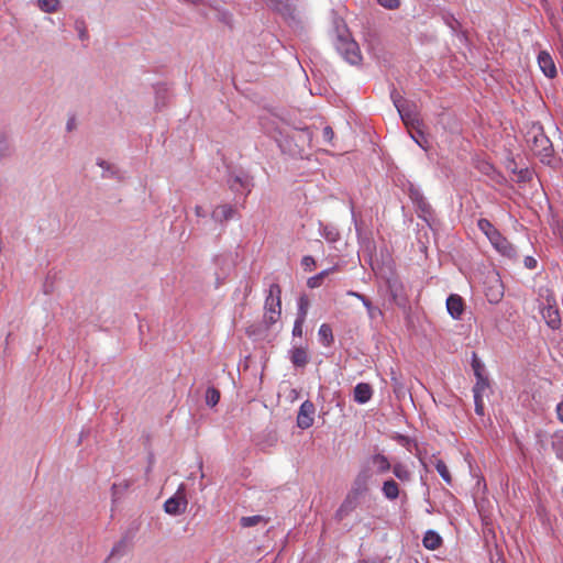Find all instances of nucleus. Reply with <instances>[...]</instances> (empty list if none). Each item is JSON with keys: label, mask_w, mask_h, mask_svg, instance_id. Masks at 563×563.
<instances>
[{"label": "nucleus", "mask_w": 563, "mask_h": 563, "mask_svg": "<svg viewBox=\"0 0 563 563\" xmlns=\"http://www.w3.org/2000/svg\"><path fill=\"white\" fill-rule=\"evenodd\" d=\"M538 65L540 70L548 77L554 78L556 76V66L552 56L547 51H541L538 54Z\"/></svg>", "instance_id": "nucleus-10"}, {"label": "nucleus", "mask_w": 563, "mask_h": 563, "mask_svg": "<svg viewBox=\"0 0 563 563\" xmlns=\"http://www.w3.org/2000/svg\"><path fill=\"white\" fill-rule=\"evenodd\" d=\"M334 269H335L334 267H332V268H330V269H324V271H322L321 273H319L317 276H318V277H320V279H323L325 276H328V275H329V273H330V272H332V271H334Z\"/></svg>", "instance_id": "nucleus-48"}, {"label": "nucleus", "mask_w": 563, "mask_h": 563, "mask_svg": "<svg viewBox=\"0 0 563 563\" xmlns=\"http://www.w3.org/2000/svg\"><path fill=\"white\" fill-rule=\"evenodd\" d=\"M411 137L416 141V143H417L419 146H421V147H423V148H424L423 144L420 142V140H419V139H417V137H416L415 135H412V134H411Z\"/></svg>", "instance_id": "nucleus-50"}, {"label": "nucleus", "mask_w": 563, "mask_h": 563, "mask_svg": "<svg viewBox=\"0 0 563 563\" xmlns=\"http://www.w3.org/2000/svg\"><path fill=\"white\" fill-rule=\"evenodd\" d=\"M334 46L338 53L351 65H358L362 62L358 44L351 38L346 31L338 33Z\"/></svg>", "instance_id": "nucleus-2"}, {"label": "nucleus", "mask_w": 563, "mask_h": 563, "mask_svg": "<svg viewBox=\"0 0 563 563\" xmlns=\"http://www.w3.org/2000/svg\"><path fill=\"white\" fill-rule=\"evenodd\" d=\"M322 283V279H320V277H318L317 275L316 276H312L308 279L307 282V285L310 287V288H317L321 285Z\"/></svg>", "instance_id": "nucleus-41"}, {"label": "nucleus", "mask_w": 563, "mask_h": 563, "mask_svg": "<svg viewBox=\"0 0 563 563\" xmlns=\"http://www.w3.org/2000/svg\"><path fill=\"white\" fill-rule=\"evenodd\" d=\"M8 151V144L3 140H0V157L7 155Z\"/></svg>", "instance_id": "nucleus-44"}, {"label": "nucleus", "mask_w": 563, "mask_h": 563, "mask_svg": "<svg viewBox=\"0 0 563 563\" xmlns=\"http://www.w3.org/2000/svg\"><path fill=\"white\" fill-rule=\"evenodd\" d=\"M371 473L367 470L361 471L352 485L351 490L349 492L350 495H354L355 497H361L368 490V483L371 481Z\"/></svg>", "instance_id": "nucleus-9"}, {"label": "nucleus", "mask_w": 563, "mask_h": 563, "mask_svg": "<svg viewBox=\"0 0 563 563\" xmlns=\"http://www.w3.org/2000/svg\"><path fill=\"white\" fill-rule=\"evenodd\" d=\"M280 287L273 284L269 287L268 296L265 300L264 323L267 328L275 324L282 314Z\"/></svg>", "instance_id": "nucleus-3"}, {"label": "nucleus", "mask_w": 563, "mask_h": 563, "mask_svg": "<svg viewBox=\"0 0 563 563\" xmlns=\"http://www.w3.org/2000/svg\"><path fill=\"white\" fill-rule=\"evenodd\" d=\"M322 135L324 141L330 143L333 140L334 132L330 126H325L322 131Z\"/></svg>", "instance_id": "nucleus-40"}, {"label": "nucleus", "mask_w": 563, "mask_h": 563, "mask_svg": "<svg viewBox=\"0 0 563 563\" xmlns=\"http://www.w3.org/2000/svg\"><path fill=\"white\" fill-rule=\"evenodd\" d=\"M417 203H418V206H419V208L421 209L422 212H424V213H429L430 212L431 207L422 197H420L417 200Z\"/></svg>", "instance_id": "nucleus-38"}, {"label": "nucleus", "mask_w": 563, "mask_h": 563, "mask_svg": "<svg viewBox=\"0 0 563 563\" xmlns=\"http://www.w3.org/2000/svg\"><path fill=\"white\" fill-rule=\"evenodd\" d=\"M556 413H558L559 420L563 423V401L558 404Z\"/></svg>", "instance_id": "nucleus-46"}, {"label": "nucleus", "mask_w": 563, "mask_h": 563, "mask_svg": "<svg viewBox=\"0 0 563 563\" xmlns=\"http://www.w3.org/2000/svg\"><path fill=\"white\" fill-rule=\"evenodd\" d=\"M305 323L303 319L296 318L294 328H292V335L294 336H301L302 335V325Z\"/></svg>", "instance_id": "nucleus-34"}, {"label": "nucleus", "mask_w": 563, "mask_h": 563, "mask_svg": "<svg viewBox=\"0 0 563 563\" xmlns=\"http://www.w3.org/2000/svg\"><path fill=\"white\" fill-rule=\"evenodd\" d=\"M492 245L495 250L500 253L503 256L508 258H516L517 251L515 246L499 232L496 236H494L490 241Z\"/></svg>", "instance_id": "nucleus-8"}, {"label": "nucleus", "mask_w": 563, "mask_h": 563, "mask_svg": "<svg viewBox=\"0 0 563 563\" xmlns=\"http://www.w3.org/2000/svg\"><path fill=\"white\" fill-rule=\"evenodd\" d=\"M372 395V387L366 383H360L354 387V400L358 404H366Z\"/></svg>", "instance_id": "nucleus-16"}, {"label": "nucleus", "mask_w": 563, "mask_h": 563, "mask_svg": "<svg viewBox=\"0 0 563 563\" xmlns=\"http://www.w3.org/2000/svg\"><path fill=\"white\" fill-rule=\"evenodd\" d=\"M542 317L551 329L559 328L561 319L556 308L552 306L544 307L542 309Z\"/></svg>", "instance_id": "nucleus-17"}, {"label": "nucleus", "mask_w": 563, "mask_h": 563, "mask_svg": "<svg viewBox=\"0 0 563 563\" xmlns=\"http://www.w3.org/2000/svg\"><path fill=\"white\" fill-rule=\"evenodd\" d=\"M347 295H349V296L356 297L357 299H358V296H363L362 294H358V292L353 291V290H349V291H347Z\"/></svg>", "instance_id": "nucleus-49"}, {"label": "nucleus", "mask_w": 563, "mask_h": 563, "mask_svg": "<svg viewBox=\"0 0 563 563\" xmlns=\"http://www.w3.org/2000/svg\"><path fill=\"white\" fill-rule=\"evenodd\" d=\"M473 367L475 369V374L478 378L477 383L475 384V386L473 387V393H474V396L476 395H481L486 390V388L488 387V383L486 379H484L482 377V375L479 374V371H478V364H476V362L474 361L473 363Z\"/></svg>", "instance_id": "nucleus-24"}, {"label": "nucleus", "mask_w": 563, "mask_h": 563, "mask_svg": "<svg viewBox=\"0 0 563 563\" xmlns=\"http://www.w3.org/2000/svg\"><path fill=\"white\" fill-rule=\"evenodd\" d=\"M36 4L38 9L45 13H54L58 11L60 7L59 0H37Z\"/></svg>", "instance_id": "nucleus-22"}, {"label": "nucleus", "mask_w": 563, "mask_h": 563, "mask_svg": "<svg viewBox=\"0 0 563 563\" xmlns=\"http://www.w3.org/2000/svg\"><path fill=\"white\" fill-rule=\"evenodd\" d=\"M477 225L489 241L499 233V231L487 219H479Z\"/></svg>", "instance_id": "nucleus-21"}, {"label": "nucleus", "mask_w": 563, "mask_h": 563, "mask_svg": "<svg viewBox=\"0 0 563 563\" xmlns=\"http://www.w3.org/2000/svg\"><path fill=\"white\" fill-rule=\"evenodd\" d=\"M98 165L103 169L102 177H111L114 175V172L112 170L111 165L106 161L98 162Z\"/></svg>", "instance_id": "nucleus-32"}, {"label": "nucleus", "mask_w": 563, "mask_h": 563, "mask_svg": "<svg viewBox=\"0 0 563 563\" xmlns=\"http://www.w3.org/2000/svg\"><path fill=\"white\" fill-rule=\"evenodd\" d=\"M422 542L427 549L435 550L441 545L442 539L437 532L430 530L426 532Z\"/></svg>", "instance_id": "nucleus-18"}, {"label": "nucleus", "mask_w": 563, "mask_h": 563, "mask_svg": "<svg viewBox=\"0 0 563 563\" xmlns=\"http://www.w3.org/2000/svg\"><path fill=\"white\" fill-rule=\"evenodd\" d=\"M301 265L306 271H311L316 265V261L312 256L307 255L302 257Z\"/></svg>", "instance_id": "nucleus-37"}, {"label": "nucleus", "mask_w": 563, "mask_h": 563, "mask_svg": "<svg viewBox=\"0 0 563 563\" xmlns=\"http://www.w3.org/2000/svg\"><path fill=\"white\" fill-rule=\"evenodd\" d=\"M474 402H475V412L478 416H483L484 415L483 397L481 395L474 396Z\"/></svg>", "instance_id": "nucleus-35"}, {"label": "nucleus", "mask_w": 563, "mask_h": 563, "mask_svg": "<svg viewBox=\"0 0 563 563\" xmlns=\"http://www.w3.org/2000/svg\"><path fill=\"white\" fill-rule=\"evenodd\" d=\"M358 497L347 494L341 506L335 512V518L341 521L349 516L358 505Z\"/></svg>", "instance_id": "nucleus-13"}, {"label": "nucleus", "mask_w": 563, "mask_h": 563, "mask_svg": "<svg viewBox=\"0 0 563 563\" xmlns=\"http://www.w3.org/2000/svg\"><path fill=\"white\" fill-rule=\"evenodd\" d=\"M314 411H316L314 405L311 401H309V400L303 401L299 408V412L297 416V426L300 429L310 428L313 424Z\"/></svg>", "instance_id": "nucleus-7"}, {"label": "nucleus", "mask_w": 563, "mask_h": 563, "mask_svg": "<svg viewBox=\"0 0 563 563\" xmlns=\"http://www.w3.org/2000/svg\"><path fill=\"white\" fill-rule=\"evenodd\" d=\"M355 230H356L357 232L360 231V229H358V227H357V223H356V222H355Z\"/></svg>", "instance_id": "nucleus-52"}, {"label": "nucleus", "mask_w": 563, "mask_h": 563, "mask_svg": "<svg viewBox=\"0 0 563 563\" xmlns=\"http://www.w3.org/2000/svg\"><path fill=\"white\" fill-rule=\"evenodd\" d=\"M382 490L384 496L389 500L396 499L399 495L398 484L393 479L384 482Z\"/></svg>", "instance_id": "nucleus-20"}, {"label": "nucleus", "mask_w": 563, "mask_h": 563, "mask_svg": "<svg viewBox=\"0 0 563 563\" xmlns=\"http://www.w3.org/2000/svg\"><path fill=\"white\" fill-rule=\"evenodd\" d=\"M377 2L382 7H384L386 9H389V10L397 9L400 5V1L399 0H377Z\"/></svg>", "instance_id": "nucleus-33"}, {"label": "nucleus", "mask_w": 563, "mask_h": 563, "mask_svg": "<svg viewBox=\"0 0 563 563\" xmlns=\"http://www.w3.org/2000/svg\"><path fill=\"white\" fill-rule=\"evenodd\" d=\"M523 264L528 269H534L537 267V260L532 256H526Z\"/></svg>", "instance_id": "nucleus-39"}, {"label": "nucleus", "mask_w": 563, "mask_h": 563, "mask_svg": "<svg viewBox=\"0 0 563 563\" xmlns=\"http://www.w3.org/2000/svg\"><path fill=\"white\" fill-rule=\"evenodd\" d=\"M394 104L397 108L401 120L407 126L413 125L418 121L417 107L415 103H411L401 98H394Z\"/></svg>", "instance_id": "nucleus-6"}, {"label": "nucleus", "mask_w": 563, "mask_h": 563, "mask_svg": "<svg viewBox=\"0 0 563 563\" xmlns=\"http://www.w3.org/2000/svg\"><path fill=\"white\" fill-rule=\"evenodd\" d=\"M495 282L496 286L492 287L489 291L486 294L490 302H498L504 295L503 286L499 284V280L496 279Z\"/></svg>", "instance_id": "nucleus-25"}, {"label": "nucleus", "mask_w": 563, "mask_h": 563, "mask_svg": "<svg viewBox=\"0 0 563 563\" xmlns=\"http://www.w3.org/2000/svg\"><path fill=\"white\" fill-rule=\"evenodd\" d=\"M289 358L296 367H305L309 361L308 353L302 346H294L289 351Z\"/></svg>", "instance_id": "nucleus-15"}, {"label": "nucleus", "mask_w": 563, "mask_h": 563, "mask_svg": "<svg viewBox=\"0 0 563 563\" xmlns=\"http://www.w3.org/2000/svg\"><path fill=\"white\" fill-rule=\"evenodd\" d=\"M130 486V483L128 481H123L121 483H115L112 485V497L114 499L119 498L121 494H123Z\"/></svg>", "instance_id": "nucleus-31"}, {"label": "nucleus", "mask_w": 563, "mask_h": 563, "mask_svg": "<svg viewBox=\"0 0 563 563\" xmlns=\"http://www.w3.org/2000/svg\"><path fill=\"white\" fill-rule=\"evenodd\" d=\"M446 309L453 319L460 320L464 312V301L462 297L459 295H450L446 299Z\"/></svg>", "instance_id": "nucleus-12"}, {"label": "nucleus", "mask_w": 563, "mask_h": 563, "mask_svg": "<svg viewBox=\"0 0 563 563\" xmlns=\"http://www.w3.org/2000/svg\"><path fill=\"white\" fill-rule=\"evenodd\" d=\"M435 468H437L439 475L442 477V479L446 484H451L452 483V477H451V474L449 472V468H448V466L445 465V463L442 460H437Z\"/></svg>", "instance_id": "nucleus-27"}, {"label": "nucleus", "mask_w": 563, "mask_h": 563, "mask_svg": "<svg viewBox=\"0 0 563 563\" xmlns=\"http://www.w3.org/2000/svg\"><path fill=\"white\" fill-rule=\"evenodd\" d=\"M220 400V391L214 387H209L206 390V404L210 407H214Z\"/></svg>", "instance_id": "nucleus-28"}, {"label": "nucleus", "mask_w": 563, "mask_h": 563, "mask_svg": "<svg viewBox=\"0 0 563 563\" xmlns=\"http://www.w3.org/2000/svg\"><path fill=\"white\" fill-rule=\"evenodd\" d=\"M228 184L231 190L247 195L251 191V179L246 175H235L228 179Z\"/></svg>", "instance_id": "nucleus-11"}, {"label": "nucleus", "mask_w": 563, "mask_h": 563, "mask_svg": "<svg viewBox=\"0 0 563 563\" xmlns=\"http://www.w3.org/2000/svg\"><path fill=\"white\" fill-rule=\"evenodd\" d=\"M263 126L275 137L282 151L290 155L300 154L303 143L310 142L312 137L308 129L297 131L296 135L289 136L285 128L277 122V118L273 115L263 121Z\"/></svg>", "instance_id": "nucleus-1"}, {"label": "nucleus", "mask_w": 563, "mask_h": 563, "mask_svg": "<svg viewBox=\"0 0 563 563\" xmlns=\"http://www.w3.org/2000/svg\"><path fill=\"white\" fill-rule=\"evenodd\" d=\"M187 505L185 485L180 484L175 495L164 503V510L168 515L178 516L186 511Z\"/></svg>", "instance_id": "nucleus-5"}, {"label": "nucleus", "mask_w": 563, "mask_h": 563, "mask_svg": "<svg viewBox=\"0 0 563 563\" xmlns=\"http://www.w3.org/2000/svg\"><path fill=\"white\" fill-rule=\"evenodd\" d=\"M358 299L363 302V305L371 312V310H372V302L365 296H358Z\"/></svg>", "instance_id": "nucleus-45"}, {"label": "nucleus", "mask_w": 563, "mask_h": 563, "mask_svg": "<svg viewBox=\"0 0 563 563\" xmlns=\"http://www.w3.org/2000/svg\"><path fill=\"white\" fill-rule=\"evenodd\" d=\"M235 209L231 205H220L216 207L211 213V218L216 222H223L233 218Z\"/></svg>", "instance_id": "nucleus-14"}, {"label": "nucleus", "mask_w": 563, "mask_h": 563, "mask_svg": "<svg viewBox=\"0 0 563 563\" xmlns=\"http://www.w3.org/2000/svg\"><path fill=\"white\" fill-rule=\"evenodd\" d=\"M361 563H379V562H376V561H362Z\"/></svg>", "instance_id": "nucleus-51"}, {"label": "nucleus", "mask_w": 563, "mask_h": 563, "mask_svg": "<svg viewBox=\"0 0 563 563\" xmlns=\"http://www.w3.org/2000/svg\"><path fill=\"white\" fill-rule=\"evenodd\" d=\"M124 550V543L123 542H119L118 544H115L112 550H111V553H110V556H113V555H117V554H121Z\"/></svg>", "instance_id": "nucleus-43"}, {"label": "nucleus", "mask_w": 563, "mask_h": 563, "mask_svg": "<svg viewBox=\"0 0 563 563\" xmlns=\"http://www.w3.org/2000/svg\"><path fill=\"white\" fill-rule=\"evenodd\" d=\"M372 463L378 473H385L390 468L388 459L383 454H375L372 457Z\"/></svg>", "instance_id": "nucleus-23"}, {"label": "nucleus", "mask_w": 563, "mask_h": 563, "mask_svg": "<svg viewBox=\"0 0 563 563\" xmlns=\"http://www.w3.org/2000/svg\"><path fill=\"white\" fill-rule=\"evenodd\" d=\"M264 521H265L264 517H262L260 515H255V516H250V517H242L240 523L242 527L249 528V527L256 526Z\"/></svg>", "instance_id": "nucleus-30"}, {"label": "nucleus", "mask_w": 563, "mask_h": 563, "mask_svg": "<svg viewBox=\"0 0 563 563\" xmlns=\"http://www.w3.org/2000/svg\"><path fill=\"white\" fill-rule=\"evenodd\" d=\"M76 29L78 31V36L81 41L88 40V32L84 25H77Z\"/></svg>", "instance_id": "nucleus-42"}, {"label": "nucleus", "mask_w": 563, "mask_h": 563, "mask_svg": "<svg viewBox=\"0 0 563 563\" xmlns=\"http://www.w3.org/2000/svg\"><path fill=\"white\" fill-rule=\"evenodd\" d=\"M393 473L400 481H408L410 478V472L400 463L394 465Z\"/></svg>", "instance_id": "nucleus-29"}, {"label": "nucleus", "mask_w": 563, "mask_h": 563, "mask_svg": "<svg viewBox=\"0 0 563 563\" xmlns=\"http://www.w3.org/2000/svg\"><path fill=\"white\" fill-rule=\"evenodd\" d=\"M322 235L325 240L335 242L338 240L339 233L333 229L325 228Z\"/></svg>", "instance_id": "nucleus-36"}, {"label": "nucleus", "mask_w": 563, "mask_h": 563, "mask_svg": "<svg viewBox=\"0 0 563 563\" xmlns=\"http://www.w3.org/2000/svg\"><path fill=\"white\" fill-rule=\"evenodd\" d=\"M309 299L307 296H300L299 299H298V312H297V318L298 319H303L306 320V317H307V313H308V308H309Z\"/></svg>", "instance_id": "nucleus-26"}, {"label": "nucleus", "mask_w": 563, "mask_h": 563, "mask_svg": "<svg viewBox=\"0 0 563 563\" xmlns=\"http://www.w3.org/2000/svg\"><path fill=\"white\" fill-rule=\"evenodd\" d=\"M195 213H196L197 217H205L206 216V211L200 206H196Z\"/></svg>", "instance_id": "nucleus-47"}, {"label": "nucleus", "mask_w": 563, "mask_h": 563, "mask_svg": "<svg viewBox=\"0 0 563 563\" xmlns=\"http://www.w3.org/2000/svg\"><path fill=\"white\" fill-rule=\"evenodd\" d=\"M527 143L536 155L550 156L551 142L540 128L532 129L527 135Z\"/></svg>", "instance_id": "nucleus-4"}, {"label": "nucleus", "mask_w": 563, "mask_h": 563, "mask_svg": "<svg viewBox=\"0 0 563 563\" xmlns=\"http://www.w3.org/2000/svg\"><path fill=\"white\" fill-rule=\"evenodd\" d=\"M318 336L320 342L324 346H330L334 341L332 329L328 323H323L320 325Z\"/></svg>", "instance_id": "nucleus-19"}]
</instances>
